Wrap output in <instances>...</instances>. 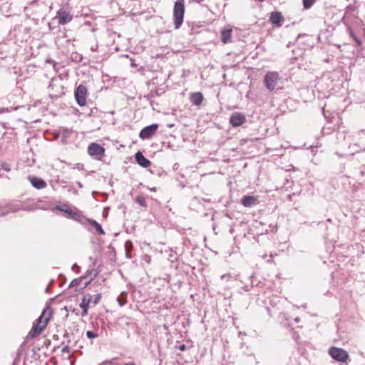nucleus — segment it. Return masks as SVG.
<instances>
[{
	"label": "nucleus",
	"mask_w": 365,
	"mask_h": 365,
	"mask_svg": "<svg viewBox=\"0 0 365 365\" xmlns=\"http://www.w3.org/2000/svg\"><path fill=\"white\" fill-rule=\"evenodd\" d=\"M71 11L72 8L68 4L61 6L53 21H57L58 25L63 26L67 24L73 19Z\"/></svg>",
	"instance_id": "obj_1"
},
{
	"label": "nucleus",
	"mask_w": 365,
	"mask_h": 365,
	"mask_svg": "<svg viewBox=\"0 0 365 365\" xmlns=\"http://www.w3.org/2000/svg\"><path fill=\"white\" fill-rule=\"evenodd\" d=\"M185 14L184 0H176L173 8V24L175 29H178L182 24Z\"/></svg>",
	"instance_id": "obj_2"
},
{
	"label": "nucleus",
	"mask_w": 365,
	"mask_h": 365,
	"mask_svg": "<svg viewBox=\"0 0 365 365\" xmlns=\"http://www.w3.org/2000/svg\"><path fill=\"white\" fill-rule=\"evenodd\" d=\"M280 76L278 72L277 71H269L267 72L264 78V82L266 86V88L269 91H274L278 84L279 81L280 80Z\"/></svg>",
	"instance_id": "obj_3"
},
{
	"label": "nucleus",
	"mask_w": 365,
	"mask_h": 365,
	"mask_svg": "<svg viewBox=\"0 0 365 365\" xmlns=\"http://www.w3.org/2000/svg\"><path fill=\"white\" fill-rule=\"evenodd\" d=\"M329 354L332 359L339 362H346L349 358L347 351L341 348L332 346L329 349Z\"/></svg>",
	"instance_id": "obj_4"
},
{
	"label": "nucleus",
	"mask_w": 365,
	"mask_h": 365,
	"mask_svg": "<svg viewBox=\"0 0 365 365\" xmlns=\"http://www.w3.org/2000/svg\"><path fill=\"white\" fill-rule=\"evenodd\" d=\"M104 153L105 148L96 143H91L88 147V153L96 160H101Z\"/></svg>",
	"instance_id": "obj_5"
},
{
	"label": "nucleus",
	"mask_w": 365,
	"mask_h": 365,
	"mask_svg": "<svg viewBox=\"0 0 365 365\" xmlns=\"http://www.w3.org/2000/svg\"><path fill=\"white\" fill-rule=\"evenodd\" d=\"M74 96L77 103L80 106H83L86 105V98H87V88L85 86L81 84L79 85L74 91Z\"/></svg>",
	"instance_id": "obj_6"
},
{
	"label": "nucleus",
	"mask_w": 365,
	"mask_h": 365,
	"mask_svg": "<svg viewBox=\"0 0 365 365\" xmlns=\"http://www.w3.org/2000/svg\"><path fill=\"white\" fill-rule=\"evenodd\" d=\"M158 128V125L157 123L145 126L140 130L139 137L143 140L149 139L155 133Z\"/></svg>",
	"instance_id": "obj_7"
},
{
	"label": "nucleus",
	"mask_w": 365,
	"mask_h": 365,
	"mask_svg": "<svg viewBox=\"0 0 365 365\" xmlns=\"http://www.w3.org/2000/svg\"><path fill=\"white\" fill-rule=\"evenodd\" d=\"M246 121L245 115L239 112L233 113L230 118V123L232 127H239L243 125Z\"/></svg>",
	"instance_id": "obj_8"
},
{
	"label": "nucleus",
	"mask_w": 365,
	"mask_h": 365,
	"mask_svg": "<svg viewBox=\"0 0 365 365\" xmlns=\"http://www.w3.org/2000/svg\"><path fill=\"white\" fill-rule=\"evenodd\" d=\"M48 320L49 318H46L42 325L34 324L31 331L29 332L28 336L31 339H34L38 335H39L44 329V328L46 327Z\"/></svg>",
	"instance_id": "obj_9"
},
{
	"label": "nucleus",
	"mask_w": 365,
	"mask_h": 365,
	"mask_svg": "<svg viewBox=\"0 0 365 365\" xmlns=\"http://www.w3.org/2000/svg\"><path fill=\"white\" fill-rule=\"evenodd\" d=\"M92 295L90 294H85L80 303V307L83 309L81 315L85 317L88 314L89 305L91 302Z\"/></svg>",
	"instance_id": "obj_10"
},
{
	"label": "nucleus",
	"mask_w": 365,
	"mask_h": 365,
	"mask_svg": "<svg viewBox=\"0 0 365 365\" xmlns=\"http://www.w3.org/2000/svg\"><path fill=\"white\" fill-rule=\"evenodd\" d=\"M259 201L257 197L252 195H245L241 199V204L246 207H252L258 204Z\"/></svg>",
	"instance_id": "obj_11"
},
{
	"label": "nucleus",
	"mask_w": 365,
	"mask_h": 365,
	"mask_svg": "<svg viewBox=\"0 0 365 365\" xmlns=\"http://www.w3.org/2000/svg\"><path fill=\"white\" fill-rule=\"evenodd\" d=\"M135 159L140 166L145 168L149 167L151 164L150 161L146 158L140 151H138L135 154Z\"/></svg>",
	"instance_id": "obj_12"
},
{
	"label": "nucleus",
	"mask_w": 365,
	"mask_h": 365,
	"mask_svg": "<svg viewBox=\"0 0 365 365\" xmlns=\"http://www.w3.org/2000/svg\"><path fill=\"white\" fill-rule=\"evenodd\" d=\"M284 20L282 15L280 12L273 11L270 14L269 21L276 26H281L282 21Z\"/></svg>",
	"instance_id": "obj_13"
},
{
	"label": "nucleus",
	"mask_w": 365,
	"mask_h": 365,
	"mask_svg": "<svg viewBox=\"0 0 365 365\" xmlns=\"http://www.w3.org/2000/svg\"><path fill=\"white\" fill-rule=\"evenodd\" d=\"M204 96L201 92L192 93L190 96V101L192 105L199 106L202 104Z\"/></svg>",
	"instance_id": "obj_14"
},
{
	"label": "nucleus",
	"mask_w": 365,
	"mask_h": 365,
	"mask_svg": "<svg viewBox=\"0 0 365 365\" xmlns=\"http://www.w3.org/2000/svg\"><path fill=\"white\" fill-rule=\"evenodd\" d=\"M31 185L36 189H43L47 186L46 182L41 178L38 177H29Z\"/></svg>",
	"instance_id": "obj_15"
},
{
	"label": "nucleus",
	"mask_w": 365,
	"mask_h": 365,
	"mask_svg": "<svg viewBox=\"0 0 365 365\" xmlns=\"http://www.w3.org/2000/svg\"><path fill=\"white\" fill-rule=\"evenodd\" d=\"M55 210L65 212V217L66 218H70V217L73 215L75 210H73L68 205L62 204L58 205L55 207Z\"/></svg>",
	"instance_id": "obj_16"
},
{
	"label": "nucleus",
	"mask_w": 365,
	"mask_h": 365,
	"mask_svg": "<svg viewBox=\"0 0 365 365\" xmlns=\"http://www.w3.org/2000/svg\"><path fill=\"white\" fill-rule=\"evenodd\" d=\"M86 220L96 230L98 234L101 235L105 234L101 225L95 220L87 218Z\"/></svg>",
	"instance_id": "obj_17"
},
{
	"label": "nucleus",
	"mask_w": 365,
	"mask_h": 365,
	"mask_svg": "<svg viewBox=\"0 0 365 365\" xmlns=\"http://www.w3.org/2000/svg\"><path fill=\"white\" fill-rule=\"evenodd\" d=\"M255 277V273H252L250 275L248 276L247 279L249 280H250V284H245V282H244V280L242 279H240L241 282L245 284V286L242 287V289L245 291V292H248L250 291L253 287H254V282H253V279Z\"/></svg>",
	"instance_id": "obj_18"
},
{
	"label": "nucleus",
	"mask_w": 365,
	"mask_h": 365,
	"mask_svg": "<svg viewBox=\"0 0 365 365\" xmlns=\"http://www.w3.org/2000/svg\"><path fill=\"white\" fill-rule=\"evenodd\" d=\"M232 36L231 29H224L221 31V38L223 43H227L230 41Z\"/></svg>",
	"instance_id": "obj_19"
},
{
	"label": "nucleus",
	"mask_w": 365,
	"mask_h": 365,
	"mask_svg": "<svg viewBox=\"0 0 365 365\" xmlns=\"http://www.w3.org/2000/svg\"><path fill=\"white\" fill-rule=\"evenodd\" d=\"M117 301L120 307L124 306L127 302V293L125 292H122L120 294L118 297Z\"/></svg>",
	"instance_id": "obj_20"
},
{
	"label": "nucleus",
	"mask_w": 365,
	"mask_h": 365,
	"mask_svg": "<svg viewBox=\"0 0 365 365\" xmlns=\"http://www.w3.org/2000/svg\"><path fill=\"white\" fill-rule=\"evenodd\" d=\"M125 256L127 258H131V251L133 249V243L131 241H126L125 243Z\"/></svg>",
	"instance_id": "obj_21"
},
{
	"label": "nucleus",
	"mask_w": 365,
	"mask_h": 365,
	"mask_svg": "<svg viewBox=\"0 0 365 365\" xmlns=\"http://www.w3.org/2000/svg\"><path fill=\"white\" fill-rule=\"evenodd\" d=\"M135 202H138L139 205H140L143 207H147V206H148L146 199L143 196L139 195V196L136 197Z\"/></svg>",
	"instance_id": "obj_22"
},
{
	"label": "nucleus",
	"mask_w": 365,
	"mask_h": 365,
	"mask_svg": "<svg viewBox=\"0 0 365 365\" xmlns=\"http://www.w3.org/2000/svg\"><path fill=\"white\" fill-rule=\"evenodd\" d=\"M317 0H302L304 9H309L316 2Z\"/></svg>",
	"instance_id": "obj_23"
},
{
	"label": "nucleus",
	"mask_w": 365,
	"mask_h": 365,
	"mask_svg": "<svg viewBox=\"0 0 365 365\" xmlns=\"http://www.w3.org/2000/svg\"><path fill=\"white\" fill-rule=\"evenodd\" d=\"M81 218H82V215H81V212L79 211L75 210L69 219H72L76 222H81Z\"/></svg>",
	"instance_id": "obj_24"
},
{
	"label": "nucleus",
	"mask_w": 365,
	"mask_h": 365,
	"mask_svg": "<svg viewBox=\"0 0 365 365\" xmlns=\"http://www.w3.org/2000/svg\"><path fill=\"white\" fill-rule=\"evenodd\" d=\"M101 297H102L101 293H98L97 294L92 296L91 304H92L93 306L96 305L100 302Z\"/></svg>",
	"instance_id": "obj_25"
},
{
	"label": "nucleus",
	"mask_w": 365,
	"mask_h": 365,
	"mask_svg": "<svg viewBox=\"0 0 365 365\" xmlns=\"http://www.w3.org/2000/svg\"><path fill=\"white\" fill-rule=\"evenodd\" d=\"M85 278H86V277L83 276V277H81L79 278H76V279H73L71 281V282L70 283V284H69V287L78 286L80 284V283L81 282L82 279H85Z\"/></svg>",
	"instance_id": "obj_26"
},
{
	"label": "nucleus",
	"mask_w": 365,
	"mask_h": 365,
	"mask_svg": "<svg viewBox=\"0 0 365 365\" xmlns=\"http://www.w3.org/2000/svg\"><path fill=\"white\" fill-rule=\"evenodd\" d=\"M350 35L352 37L353 40L355 41L356 46H361L362 44L361 40L357 37L353 31H350Z\"/></svg>",
	"instance_id": "obj_27"
},
{
	"label": "nucleus",
	"mask_w": 365,
	"mask_h": 365,
	"mask_svg": "<svg viewBox=\"0 0 365 365\" xmlns=\"http://www.w3.org/2000/svg\"><path fill=\"white\" fill-rule=\"evenodd\" d=\"M86 334V336L91 339H95L98 336V335L97 334H96L93 331H90V330L87 331Z\"/></svg>",
	"instance_id": "obj_28"
},
{
	"label": "nucleus",
	"mask_w": 365,
	"mask_h": 365,
	"mask_svg": "<svg viewBox=\"0 0 365 365\" xmlns=\"http://www.w3.org/2000/svg\"><path fill=\"white\" fill-rule=\"evenodd\" d=\"M46 312V309H44V310L43 311V312H42L41 315V316L38 318V319H37V324H40V325H42V324H43V322H44V321H43V316H44V314H45Z\"/></svg>",
	"instance_id": "obj_29"
},
{
	"label": "nucleus",
	"mask_w": 365,
	"mask_h": 365,
	"mask_svg": "<svg viewBox=\"0 0 365 365\" xmlns=\"http://www.w3.org/2000/svg\"><path fill=\"white\" fill-rule=\"evenodd\" d=\"M1 168H2L3 170H4L6 172H9V171L11 170V166L8 163H3L1 165Z\"/></svg>",
	"instance_id": "obj_30"
},
{
	"label": "nucleus",
	"mask_w": 365,
	"mask_h": 365,
	"mask_svg": "<svg viewBox=\"0 0 365 365\" xmlns=\"http://www.w3.org/2000/svg\"><path fill=\"white\" fill-rule=\"evenodd\" d=\"M231 278V276L230 274H222L221 276V279L222 280H225V281H229Z\"/></svg>",
	"instance_id": "obj_31"
},
{
	"label": "nucleus",
	"mask_w": 365,
	"mask_h": 365,
	"mask_svg": "<svg viewBox=\"0 0 365 365\" xmlns=\"http://www.w3.org/2000/svg\"><path fill=\"white\" fill-rule=\"evenodd\" d=\"M69 350H70L69 346H63V347L62 348L61 351H62L63 353H68V352H69Z\"/></svg>",
	"instance_id": "obj_32"
},
{
	"label": "nucleus",
	"mask_w": 365,
	"mask_h": 365,
	"mask_svg": "<svg viewBox=\"0 0 365 365\" xmlns=\"http://www.w3.org/2000/svg\"><path fill=\"white\" fill-rule=\"evenodd\" d=\"M9 108H0V114H2L5 112H9Z\"/></svg>",
	"instance_id": "obj_33"
},
{
	"label": "nucleus",
	"mask_w": 365,
	"mask_h": 365,
	"mask_svg": "<svg viewBox=\"0 0 365 365\" xmlns=\"http://www.w3.org/2000/svg\"><path fill=\"white\" fill-rule=\"evenodd\" d=\"M97 111H98L97 108H93L91 109L90 113H88V115H93V113H97Z\"/></svg>",
	"instance_id": "obj_34"
},
{
	"label": "nucleus",
	"mask_w": 365,
	"mask_h": 365,
	"mask_svg": "<svg viewBox=\"0 0 365 365\" xmlns=\"http://www.w3.org/2000/svg\"><path fill=\"white\" fill-rule=\"evenodd\" d=\"M186 346L185 344H181L179 346L178 349L180 351H185L186 349Z\"/></svg>",
	"instance_id": "obj_35"
},
{
	"label": "nucleus",
	"mask_w": 365,
	"mask_h": 365,
	"mask_svg": "<svg viewBox=\"0 0 365 365\" xmlns=\"http://www.w3.org/2000/svg\"><path fill=\"white\" fill-rule=\"evenodd\" d=\"M93 279H91V280H89L88 282H86L85 284L83 285V287H81V289H83L84 288H86L90 283L92 281Z\"/></svg>",
	"instance_id": "obj_36"
},
{
	"label": "nucleus",
	"mask_w": 365,
	"mask_h": 365,
	"mask_svg": "<svg viewBox=\"0 0 365 365\" xmlns=\"http://www.w3.org/2000/svg\"><path fill=\"white\" fill-rule=\"evenodd\" d=\"M150 259H151V258H150V256H148V255H145V260L147 262H148V263H149V262H150Z\"/></svg>",
	"instance_id": "obj_37"
},
{
	"label": "nucleus",
	"mask_w": 365,
	"mask_h": 365,
	"mask_svg": "<svg viewBox=\"0 0 365 365\" xmlns=\"http://www.w3.org/2000/svg\"><path fill=\"white\" fill-rule=\"evenodd\" d=\"M204 0H189L190 2H195V3H201L202 1H203Z\"/></svg>",
	"instance_id": "obj_38"
},
{
	"label": "nucleus",
	"mask_w": 365,
	"mask_h": 365,
	"mask_svg": "<svg viewBox=\"0 0 365 365\" xmlns=\"http://www.w3.org/2000/svg\"><path fill=\"white\" fill-rule=\"evenodd\" d=\"M158 92H155V93H153V92H151V93H150V96L152 98H153L155 96H158Z\"/></svg>",
	"instance_id": "obj_39"
},
{
	"label": "nucleus",
	"mask_w": 365,
	"mask_h": 365,
	"mask_svg": "<svg viewBox=\"0 0 365 365\" xmlns=\"http://www.w3.org/2000/svg\"><path fill=\"white\" fill-rule=\"evenodd\" d=\"M365 173V165L364 166V168L361 170V175H364Z\"/></svg>",
	"instance_id": "obj_40"
},
{
	"label": "nucleus",
	"mask_w": 365,
	"mask_h": 365,
	"mask_svg": "<svg viewBox=\"0 0 365 365\" xmlns=\"http://www.w3.org/2000/svg\"><path fill=\"white\" fill-rule=\"evenodd\" d=\"M124 365H135V364L134 362H128V363H125Z\"/></svg>",
	"instance_id": "obj_41"
},
{
	"label": "nucleus",
	"mask_w": 365,
	"mask_h": 365,
	"mask_svg": "<svg viewBox=\"0 0 365 365\" xmlns=\"http://www.w3.org/2000/svg\"><path fill=\"white\" fill-rule=\"evenodd\" d=\"M53 80L52 79V80L51 81V83H50V84H49L48 87V89H50V88H51V86H52V82H53Z\"/></svg>",
	"instance_id": "obj_42"
},
{
	"label": "nucleus",
	"mask_w": 365,
	"mask_h": 365,
	"mask_svg": "<svg viewBox=\"0 0 365 365\" xmlns=\"http://www.w3.org/2000/svg\"><path fill=\"white\" fill-rule=\"evenodd\" d=\"M78 185L79 187H83V185H82V184L81 182H78Z\"/></svg>",
	"instance_id": "obj_43"
},
{
	"label": "nucleus",
	"mask_w": 365,
	"mask_h": 365,
	"mask_svg": "<svg viewBox=\"0 0 365 365\" xmlns=\"http://www.w3.org/2000/svg\"><path fill=\"white\" fill-rule=\"evenodd\" d=\"M180 187H182V188H183V187H185V185H184V184H182V182H180Z\"/></svg>",
	"instance_id": "obj_44"
},
{
	"label": "nucleus",
	"mask_w": 365,
	"mask_h": 365,
	"mask_svg": "<svg viewBox=\"0 0 365 365\" xmlns=\"http://www.w3.org/2000/svg\"><path fill=\"white\" fill-rule=\"evenodd\" d=\"M76 267H78L77 264H73V267H72V269H76Z\"/></svg>",
	"instance_id": "obj_45"
},
{
	"label": "nucleus",
	"mask_w": 365,
	"mask_h": 365,
	"mask_svg": "<svg viewBox=\"0 0 365 365\" xmlns=\"http://www.w3.org/2000/svg\"><path fill=\"white\" fill-rule=\"evenodd\" d=\"M76 267H78L77 264H73V267H72V269H76Z\"/></svg>",
	"instance_id": "obj_46"
},
{
	"label": "nucleus",
	"mask_w": 365,
	"mask_h": 365,
	"mask_svg": "<svg viewBox=\"0 0 365 365\" xmlns=\"http://www.w3.org/2000/svg\"><path fill=\"white\" fill-rule=\"evenodd\" d=\"M294 320H295V322H299L300 319L299 317H297Z\"/></svg>",
	"instance_id": "obj_47"
},
{
	"label": "nucleus",
	"mask_w": 365,
	"mask_h": 365,
	"mask_svg": "<svg viewBox=\"0 0 365 365\" xmlns=\"http://www.w3.org/2000/svg\"><path fill=\"white\" fill-rule=\"evenodd\" d=\"M48 289H49V287H48L46 289V292H48Z\"/></svg>",
	"instance_id": "obj_48"
}]
</instances>
